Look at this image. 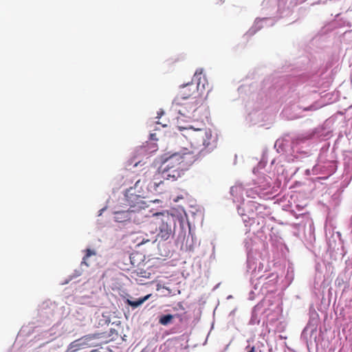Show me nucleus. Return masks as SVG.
I'll return each instance as SVG.
<instances>
[{
  "label": "nucleus",
  "mask_w": 352,
  "mask_h": 352,
  "mask_svg": "<svg viewBox=\"0 0 352 352\" xmlns=\"http://www.w3.org/2000/svg\"><path fill=\"white\" fill-rule=\"evenodd\" d=\"M151 223L155 226V231H151L150 238L147 234H141L139 237H137L135 242H137L138 246L148 242L154 243L157 239L164 241H167L173 236L177 226L180 229V233L177 239L178 243L181 237L185 236L186 228L188 226L186 218L182 216L173 215L168 212L153 214Z\"/></svg>",
  "instance_id": "nucleus-1"
},
{
  "label": "nucleus",
  "mask_w": 352,
  "mask_h": 352,
  "mask_svg": "<svg viewBox=\"0 0 352 352\" xmlns=\"http://www.w3.org/2000/svg\"><path fill=\"white\" fill-rule=\"evenodd\" d=\"M184 147L182 152L165 153L161 156L158 171L164 179L175 180L199 157Z\"/></svg>",
  "instance_id": "nucleus-2"
},
{
  "label": "nucleus",
  "mask_w": 352,
  "mask_h": 352,
  "mask_svg": "<svg viewBox=\"0 0 352 352\" xmlns=\"http://www.w3.org/2000/svg\"><path fill=\"white\" fill-rule=\"evenodd\" d=\"M294 5L292 0H263L261 9L263 16L254 20L247 34L252 36L263 28L274 25L279 18L288 16Z\"/></svg>",
  "instance_id": "nucleus-3"
},
{
  "label": "nucleus",
  "mask_w": 352,
  "mask_h": 352,
  "mask_svg": "<svg viewBox=\"0 0 352 352\" xmlns=\"http://www.w3.org/2000/svg\"><path fill=\"white\" fill-rule=\"evenodd\" d=\"M182 135L189 142L190 151L199 156L210 152L216 146V137L203 122L179 126Z\"/></svg>",
  "instance_id": "nucleus-4"
},
{
  "label": "nucleus",
  "mask_w": 352,
  "mask_h": 352,
  "mask_svg": "<svg viewBox=\"0 0 352 352\" xmlns=\"http://www.w3.org/2000/svg\"><path fill=\"white\" fill-rule=\"evenodd\" d=\"M316 131H313L308 135L299 136L294 140L289 138L278 139L274 148L278 153H285L289 161L298 160L304 156H307L309 153L308 149H303L302 144L306 143L307 140L311 139L315 135Z\"/></svg>",
  "instance_id": "nucleus-5"
},
{
  "label": "nucleus",
  "mask_w": 352,
  "mask_h": 352,
  "mask_svg": "<svg viewBox=\"0 0 352 352\" xmlns=\"http://www.w3.org/2000/svg\"><path fill=\"white\" fill-rule=\"evenodd\" d=\"M190 86L192 85H189L186 87L181 95L177 96L173 101L174 104L179 107L178 113L186 118L198 120L201 118L199 114L204 113V116L206 118L208 115L207 109L204 106L199 104L200 100L197 99V96L190 98V94L186 93L187 89H190Z\"/></svg>",
  "instance_id": "nucleus-6"
},
{
  "label": "nucleus",
  "mask_w": 352,
  "mask_h": 352,
  "mask_svg": "<svg viewBox=\"0 0 352 352\" xmlns=\"http://www.w3.org/2000/svg\"><path fill=\"white\" fill-rule=\"evenodd\" d=\"M252 277L250 283L253 289L249 293V299L254 300L256 296L260 292L265 293L273 292L276 287L278 276L276 273H267L266 270H263L256 276L251 273Z\"/></svg>",
  "instance_id": "nucleus-7"
},
{
  "label": "nucleus",
  "mask_w": 352,
  "mask_h": 352,
  "mask_svg": "<svg viewBox=\"0 0 352 352\" xmlns=\"http://www.w3.org/2000/svg\"><path fill=\"white\" fill-rule=\"evenodd\" d=\"M245 192L241 184H236L230 188V193L234 198V201H243V195ZM258 205L256 202L248 201H243L242 206H238V212L241 216L242 220L246 227L251 226L255 221L254 210H257Z\"/></svg>",
  "instance_id": "nucleus-8"
},
{
  "label": "nucleus",
  "mask_w": 352,
  "mask_h": 352,
  "mask_svg": "<svg viewBox=\"0 0 352 352\" xmlns=\"http://www.w3.org/2000/svg\"><path fill=\"white\" fill-rule=\"evenodd\" d=\"M127 210H118L113 212V219L118 223L128 226L131 223L140 225L146 221L145 206L135 203L129 204Z\"/></svg>",
  "instance_id": "nucleus-9"
},
{
  "label": "nucleus",
  "mask_w": 352,
  "mask_h": 352,
  "mask_svg": "<svg viewBox=\"0 0 352 352\" xmlns=\"http://www.w3.org/2000/svg\"><path fill=\"white\" fill-rule=\"evenodd\" d=\"M203 70L202 69H197L194 74V76L192 78L191 82H188L186 85H184L182 86V89L179 92V94L178 96H180L182 92L183 91L184 89L188 86L189 85H191L190 89L188 88L186 90V93L187 94H190V98L197 96V98L199 96H201L204 94V91L208 88L207 94H208L211 88L209 87V84L207 81L206 78L205 76L202 74Z\"/></svg>",
  "instance_id": "nucleus-10"
},
{
  "label": "nucleus",
  "mask_w": 352,
  "mask_h": 352,
  "mask_svg": "<svg viewBox=\"0 0 352 352\" xmlns=\"http://www.w3.org/2000/svg\"><path fill=\"white\" fill-rule=\"evenodd\" d=\"M243 244L247 252V270L256 276L264 268L263 263L254 256L257 250L256 244L249 237L245 239Z\"/></svg>",
  "instance_id": "nucleus-11"
},
{
  "label": "nucleus",
  "mask_w": 352,
  "mask_h": 352,
  "mask_svg": "<svg viewBox=\"0 0 352 352\" xmlns=\"http://www.w3.org/2000/svg\"><path fill=\"white\" fill-rule=\"evenodd\" d=\"M141 184L142 182L138 179L135 182L133 187H131L126 190L124 197L129 204L135 203L138 205L145 206V203L142 200L144 192Z\"/></svg>",
  "instance_id": "nucleus-12"
},
{
  "label": "nucleus",
  "mask_w": 352,
  "mask_h": 352,
  "mask_svg": "<svg viewBox=\"0 0 352 352\" xmlns=\"http://www.w3.org/2000/svg\"><path fill=\"white\" fill-rule=\"evenodd\" d=\"M319 107L315 104H311L308 107H302L300 104H294L291 107H285L283 110V116L288 120H294L302 117V111H315L318 109Z\"/></svg>",
  "instance_id": "nucleus-13"
},
{
  "label": "nucleus",
  "mask_w": 352,
  "mask_h": 352,
  "mask_svg": "<svg viewBox=\"0 0 352 352\" xmlns=\"http://www.w3.org/2000/svg\"><path fill=\"white\" fill-rule=\"evenodd\" d=\"M157 150V146L155 143L146 142V144L142 146L137 150V155L131 159L130 164H133V167H137L142 162V155L147 156Z\"/></svg>",
  "instance_id": "nucleus-14"
},
{
  "label": "nucleus",
  "mask_w": 352,
  "mask_h": 352,
  "mask_svg": "<svg viewBox=\"0 0 352 352\" xmlns=\"http://www.w3.org/2000/svg\"><path fill=\"white\" fill-rule=\"evenodd\" d=\"M272 178L269 176H264L263 177L259 178L258 181V187H256L255 189L245 190V192L246 193L247 197L255 199L256 195L260 196L261 192H258V188L264 190L270 188L272 186Z\"/></svg>",
  "instance_id": "nucleus-15"
},
{
  "label": "nucleus",
  "mask_w": 352,
  "mask_h": 352,
  "mask_svg": "<svg viewBox=\"0 0 352 352\" xmlns=\"http://www.w3.org/2000/svg\"><path fill=\"white\" fill-rule=\"evenodd\" d=\"M190 228L189 225L187 226ZM199 244L196 236L191 234L189 230V234L185 241L181 245V250L186 252H193L195 247Z\"/></svg>",
  "instance_id": "nucleus-16"
},
{
  "label": "nucleus",
  "mask_w": 352,
  "mask_h": 352,
  "mask_svg": "<svg viewBox=\"0 0 352 352\" xmlns=\"http://www.w3.org/2000/svg\"><path fill=\"white\" fill-rule=\"evenodd\" d=\"M317 338V329L314 324H308L303 329L301 333V338L307 344L312 340L316 341Z\"/></svg>",
  "instance_id": "nucleus-17"
},
{
  "label": "nucleus",
  "mask_w": 352,
  "mask_h": 352,
  "mask_svg": "<svg viewBox=\"0 0 352 352\" xmlns=\"http://www.w3.org/2000/svg\"><path fill=\"white\" fill-rule=\"evenodd\" d=\"M263 310L264 309L261 305L258 304L256 306H254L252 311V316L249 322V324H258L261 321V317L263 312Z\"/></svg>",
  "instance_id": "nucleus-18"
},
{
  "label": "nucleus",
  "mask_w": 352,
  "mask_h": 352,
  "mask_svg": "<svg viewBox=\"0 0 352 352\" xmlns=\"http://www.w3.org/2000/svg\"><path fill=\"white\" fill-rule=\"evenodd\" d=\"M246 120L253 124L262 122L263 120V111L261 109L250 111L246 116Z\"/></svg>",
  "instance_id": "nucleus-19"
},
{
  "label": "nucleus",
  "mask_w": 352,
  "mask_h": 352,
  "mask_svg": "<svg viewBox=\"0 0 352 352\" xmlns=\"http://www.w3.org/2000/svg\"><path fill=\"white\" fill-rule=\"evenodd\" d=\"M176 317L178 318V317H180V316L179 314H175V315L166 314V315H163V316H162L160 318L159 322H160V324H161L162 325L166 326V325L172 323L173 319L176 318Z\"/></svg>",
  "instance_id": "nucleus-20"
},
{
  "label": "nucleus",
  "mask_w": 352,
  "mask_h": 352,
  "mask_svg": "<svg viewBox=\"0 0 352 352\" xmlns=\"http://www.w3.org/2000/svg\"><path fill=\"white\" fill-rule=\"evenodd\" d=\"M151 295H146L143 298H140L135 300H127V304L133 308H137L142 304H143L146 300L148 299Z\"/></svg>",
  "instance_id": "nucleus-21"
},
{
  "label": "nucleus",
  "mask_w": 352,
  "mask_h": 352,
  "mask_svg": "<svg viewBox=\"0 0 352 352\" xmlns=\"http://www.w3.org/2000/svg\"><path fill=\"white\" fill-rule=\"evenodd\" d=\"M109 322H110V319L109 318V317L102 315V318L100 319L98 324H99V325L102 326V325L108 324Z\"/></svg>",
  "instance_id": "nucleus-22"
},
{
  "label": "nucleus",
  "mask_w": 352,
  "mask_h": 352,
  "mask_svg": "<svg viewBox=\"0 0 352 352\" xmlns=\"http://www.w3.org/2000/svg\"><path fill=\"white\" fill-rule=\"evenodd\" d=\"M264 166H265V163L263 161H261L258 163V167L254 168L253 169V172L255 173L256 171H257L258 168H263Z\"/></svg>",
  "instance_id": "nucleus-23"
},
{
  "label": "nucleus",
  "mask_w": 352,
  "mask_h": 352,
  "mask_svg": "<svg viewBox=\"0 0 352 352\" xmlns=\"http://www.w3.org/2000/svg\"><path fill=\"white\" fill-rule=\"evenodd\" d=\"M177 306L178 307V308H176L177 309H182V311H184V307H183V305H182V304L181 302H179V303L177 305Z\"/></svg>",
  "instance_id": "nucleus-24"
},
{
  "label": "nucleus",
  "mask_w": 352,
  "mask_h": 352,
  "mask_svg": "<svg viewBox=\"0 0 352 352\" xmlns=\"http://www.w3.org/2000/svg\"><path fill=\"white\" fill-rule=\"evenodd\" d=\"M163 114H164V111H160V112H158V113H157V118H158V119H159V118H160V116H161L162 115H163Z\"/></svg>",
  "instance_id": "nucleus-25"
},
{
  "label": "nucleus",
  "mask_w": 352,
  "mask_h": 352,
  "mask_svg": "<svg viewBox=\"0 0 352 352\" xmlns=\"http://www.w3.org/2000/svg\"><path fill=\"white\" fill-rule=\"evenodd\" d=\"M150 137H151V139L153 140H156V138H155V134H153V133H151L150 135Z\"/></svg>",
  "instance_id": "nucleus-26"
},
{
  "label": "nucleus",
  "mask_w": 352,
  "mask_h": 352,
  "mask_svg": "<svg viewBox=\"0 0 352 352\" xmlns=\"http://www.w3.org/2000/svg\"><path fill=\"white\" fill-rule=\"evenodd\" d=\"M314 168L316 169V170H318L319 169L321 170L322 168L320 166V164H317Z\"/></svg>",
  "instance_id": "nucleus-27"
},
{
  "label": "nucleus",
  "mask_w": 352,
  "mask_h": 352,
  "mask_svg": "<svg viewBox=\"0 0 352 352\" xmlns=\"http://www.w3.org/2000/svg\"><path fill=\"white\" fill-rule=\"evenodd\" d=\"M85 252H86V254H85V256H84V258H83V261H84V262H85L86 257H87V256H88V249H87V250H85Z\"/></svg>",
  "instance_id": "nucleus-28"
},
{
  "label": "nucleus",
  "mask_w": 352,
  "mask_h": 352,
  "mask_svg": "<svg viewBox=\"0 0 352 352\" xmlns=\"http://www.w3.org/2000/svg\"><path fill=\"white\" fill-rule=\"evenodd\" d=\"M329 164H330V166L331 167V171L333 172V170H334V164H333V162H330Z\"/></svg>",
  "instance_id": "nucleus-29"
},
{
  "label": "nucleus",
  "mask_w": 352,
  "mask_h": 352,
  "mask_svg": "<svg viewBox=\"0 0 352 352\" xmlns=\"http://www.w3.org/2000/svg\"><path fill=\"white\" fill-rule=\"evenodd\" d=\"M105 209H106L105 208H102L101 210H99V215H101V214H102V213L103 212V211H104V210H105Z\"/></svg>",
  "instance_id": "nucleus-30"
},
{
  "label": "nucleus",
  "mask_w": 352,
  "mask_h": 352,
  "mask_svg": "<svg viewBox=\"0 0 352 352\" xmlns=\"http://www.w3.org/2000/svg\"><path fill=\"white\" fill-rule=\"evenodd\" d=\"M89 257H91L92 254H94V255L95 254V253L93 252L91 250H89Z\"/></svg>",
  "instance_id": "nucleus-31"
},
{
  "label": "nucleus",
  "mask_w": 352,
  "mask_h": 352,
  "mask_svg": "<svg viewBox=\"0 0 352 352\" xmlns=\"http://www.w3.org/2000/svg\"><path fill=\"white\" fill-rule=\"evenodd\" d=\"M248 352H255L254 347H252Z\"/></svg>",
  "instance_id": "nucleus-32"
},
{
  "label": "nucleus",
  "mask_w": 352,
  "mask_h": 352,
  "mask_svg": "<svg viewBox=\"0 0 352 352\" xmlns=\"http://www.w3.org/2000/svg\"><path fill=\"white\" fill-rule=\"evenodd\" d=\"M89 352H98V351L96 349H93V350L89 351Z\"/></svg>",
  "instance_id": "nucleus-33"
},
{
  "label": "nucleus",
  "mask_w": 352,
  "mask_h": 352,
  "mask_svg": "<svg viewBox=\"0 0 352 352\" xmlns=\"http://www.w3.org/2000/svg\"><path fill=\"white\" fill-rule=\"evenodd\" d=\"M243 88H244L243 87H240L239 88V91H240L241 90L243 89Z\"/></svg>",
  "instance_id": "nucleus-34"
}]
</instances>
